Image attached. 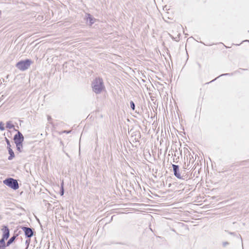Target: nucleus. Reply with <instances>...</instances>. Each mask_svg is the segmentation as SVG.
I'll return each instance as SVG.
<instances>
[{"label": "nucleus", "mask_w": 249, "mask_h": 249, "mask_svg": "<svg viewBox=\"0 0 249 249\" xmlns=\"http://www.w3.org/2000/svg\"><path fill=\"white\" fill-rule=\"evenodd\" d=\"M8 247V246H6L5 245H0V249H6Z\"/></svg>", "instance_id": "5701e85b"}, {"label": "nucleus", "mask_w": 249, "mask_h": 249, "mask_svg": "<svg viewBox=\"0 0 249 249\" xmlns=\"http://www.w3.org/2000/svg\"><path fill=\"white\" fill-rule=\"evenodd\" d=\"M230 234H234V233H233V232H231V233H230Z\"/></svg>", "instance_id": "7c9ffc66"}, {"label": "nucleus", "mask_w": 249, "mask_h": 249, "mask_svg": "<svg viewBox=\"0 0 249 249\" xmlns=\"http://www.w3.org/2000/svg\"><path fill=\"white\" fill-rule=\"evenodd\" d=\"M130 107L133 110H134L135 108V105L133 101H131L130 102Z\"/></svg>", "instance_id": "6ab92c4d"}, {"label": "nucleus", "mask_w": 249, "mask_h": 249, "mask_svg": "<svg viewBox=\"0 0 249 249\" xmlns=\"http://www.w3.org/2000/svg\"><path fill=\"white\" fill-rule=\"evenodd\" d=\"M233 75L232 73H227L222 74L220 75L219 76H218V77H217L216 78H215V79H214L213 80H212L211 81H210V82H208L207 83L208 84L210 83H212V82L214 81L216 79H217L219 77L223 76H227V75L230 76V75Z\"/></svg>", "instance_id": "ddd939ff"}, {"label": "nucleus", "mask_w": 249, "mask_h": 249, "mask_svg": "<svg viewBox=\"0 0 249 249\" xmlns=\"http://www.w3.org/2000/svg\"><path fill=\"white\" fill-rule=\"evenodd\" d=\"M179 159V157H178L176 159V160H178Z\"/></svg>", "instance_id": "c756f323"}, {"label": "nucleus", "mask_w": 249, "mask_h": 249, "mask_svg": "<svg viewBox=\"0 0 249 249\" xmlns=\"http://www.w3.org/2000/svg\"><path fill=\"white\" fill-rule=\"evenodd\" d=\"M171 183H169V184H168V187H171Z\"/></svg>", "instance_id": "cd10ccee"}, {"label": "nucleus", "mask_w": 249, "mask_h": 249, "mask_svg": "<svg viewBox=\"0 0 249 249\" xmlns=\"http://www.w3.org/2000/svg\"><path fill=\"white\" fill-rule=\"evenodd\" d=\"M9 156L8 157V160H13L15 157V153L11 148H7Z\"/></svg>", "instance_id": "9b49d317"}, {"label": "nucleus", "mask_w": 249, "mask_h": 249, "mask_svg": "<svg viewBox=\"0 0 249 249\" xmlns=\"http://www.w3.org/2000/svg\"><path fill=\"white\" fill-rule=\"evenodd\" d=\"M86 16L87 21L89 22V25L91 26L92 24H93L96 20V19L89 13H87Z\"/></svg>", "instance_id": "1a4fd4ad"}, {"label": "nucleus", "mask_w": 249, "mask_h": 249, "mask_svg": "<svg viewBox=\"0 0 249 249\" xmlns=\"http://www.w3.org/2000/svg\"><path fill=\"white\" fill-rule=\"evenodd\" d=\"M17 150L19 152H22V149L23 148V143L20 144H16Z\"/></svg>", "instance_id": "dca6fc26"}, {"label": "nucleus", "mask_w": 249, "mask_h": 249, "mask_svg": "<svg viewBox=\"0 0 249 249\" xmlns=\"http://www.w3.org/2000/svg\"><path fill=\"white\" fill-rule=\"evenodd\" d=\"M92 90L96 94H100L105 89L103 80L102 78H95L92 83Z\"/></svg>", "instance_id": "f257e3e1"}, {"label": "nucleus", "mask_w": 249, "mask_h": 249, "mask_svg": "<svg viewBox=\"0 0 249 249\" xmlns=\"http://www.w3.org/2000/svg\"><path fill=\"white\" fill-rule=\"evenodd\" d=\"M4 98V95H2L1 97L0 98V101H2Z\"/></svg>", "instance_id": "393cba45"}, {"label": "nucleus", "mask_w": 249, "mask_h": 249, "mask_svg": "<svg viewBox=\"0 0 249 249\" xmlns=\"http://www.w3.org/2000/svg\"><path fill=\"white\" fill-rule=\"evenodd\" d=\"M174 176L178 179H185L187 178V175L181 176L179 172V166L178 165L172 164Z\"/></svg>", "instance_id": "423d86ee"}, {"label": "nucleus", "mask_w": 249, "mask_h": 249, "mask_svg": "<svg viewBox=\"0 0 249 249\" xmlns=\"http://www.w3.org/2000/svg\"><path fill=\"white\" fill-rule=\"evenodd\" d=\"M132 137H134V140L135 141V142H139V139L141 137L140 132L139 131L134 132L132 134Z\"/></svg>", "instance_id": "9d476101"}, {"label": "nucleus", "mask_w": 249, "mask_h": 249, "mask_svg": "<svg viewBox=\"0 0 249 249\" xmlns=\"http://www.w3.org/2000/svg\"><path fill=\"white\" fill-rule=\"evenodd\" d=\"M31 242V239L30 238H27L26 241H25V245L26 246V249H28L29 246V245H30V243Z\"/></svg>", "instance_id": "a211bd4d"}, {"label": "nucleus", "mask_w": 249, "mask_h": 249, "mask_svg": "<svg viewBox=\"0 0 249 249\" xmlns=\"http://www.w3.org/2000/svg\"><path fill=\"white\" fill-rule=\"evenodd\" d=\"M6 127L8 129L13 128L14 129V128H15L14 124L12 123V122L10 121L6 122Z\"/></svg>", "instance_id": "f8f14e48"}, {"label": "nucleus", "mask_w": 249, "mask_h": 249, "mask_svg": "<svg viewBox=\"0 0 249 249\" xmlns=\"http://www.w3.org/2000/svg\"><path fill=\"white\" fill-rule=\"evenodd\" d=\"M240 70H244V71H247V69H241V68H240Z\"/></svg>", "instance_id": "bb28decb"}, {"label": "nucleus", "mask_w": 249, "mask_h": 249, "mask_svg": "<svg viewBox=\"0 0 249 249\" xmlns=\"http://www.w3.org/2000/svg\"><path fill=\"white\" fill-rule=\"evenodd\" d=\"M3 182L4 184L14 190H16L19 188V185L17 180L13 178H7L3 181Z\"/></svg>", "instance_id": "7ed1b4c3"}, {"label": "nucleus", "mask_w": 249, "mask_h": 249, "mask_svg": "<svg viewBox=\"0 0 249 249\" xmlns=\"http://www.w3.org/2000/svg\"><path fill=\"white\" fill-rule=\"evenodd\" d=\"M22 231H24L25 237L27 238H31L34 235V229L24 226H18Z\"/></svg>", "instance_id": "20e7f679"}, {"label": "nucleus", "mask_w": 249, "mask_h": 249, "mask_svg": "<svg viewBox=\"0 0 249 249\" xmlns=\"http://www.w3.org/2000/svg\"><path fill=\"white\" fill-rule=\"evenodd\" d=\"M51 119V116H48V121H50V120Z\"/></svg>", "instance_id": "a878e982"}, {"label": "nucleus", "mask_w": 249, "mask_h": 249, "mask_svg": "<svg viewBox=\"0 0 249 249\" xmlns=\"http://www.w3.org/2000/svg\"><path fill=\"white\" fill-rule=\"evenodd\" d=\"M4 124L2 122H0V130L3 131L5 129Z\"/></svg>", "instance_id": "aec40b11"}, {"label": "nucleus", "mask_w": 249, "mask_h": 249, "mask_svg": "<svg viewBox=\"0 0 249 249\" xmlns=\"http://www.w3.org/2000/svg\"><path fill=\"white\" fill-rule=\"evenodd\" d=\"M8 239H6L5 238L3 237H1V238L0 239V245H5L6 246H9V245H7V241L5 242V241L7 240Z\"/></svg>", "instance_id": "2eb2a0df"}, {"label": "nucleus", "mask_w": 249, "mask_h": 249, "mask_svg": "<svg viewBox=\"0 0 249 249\" xmlns=\"http://www.w3.org/2000/svg\"><path fill=\"white\" fill-rule=\"evenodd\" d=\"M190 156H191V154H190V153H189V158H190V160H189V164L190 163L191 161H192V162H194V158H193V156H192V157H190Z\"/></svg>", "instance_id": "412c9836"}, {"label": "nucleus", "mask_w": 249, "mask_h": 249, "mask_svg": "<svg viewBox=\"0 0 249 249\" xmlns=\"http://www.w3.org/2000/svg\"><path fill=\"white\" fill-rule=\"evenodd\" d=\"M22 231H18V229H17L15 230L13 235L11 237V238L7 241V245L9 246L11 245L17 238V237L20 234H21Z\"/></svg>", "instance_id": "0eeeda50"}, {"label": "nucleus", "mask_w": 249, "mask_h": 249, "mask_svg": "<svg viewBox=\"0 0 249 249\" xmlns=\"http://www.w3.org/2000/svg\"><path fill=\"white\" fill-rule=\"evenodd\" d=\"M174 162H177L178 161H175V160H174Z\"/></svg>", "instance_id": "473e14b6"}, {"label": "nucleus", "mask_w": 249, "mask_h": 249, "mask_svg": "<svg viewBox=\"0 0 249 249\" xmlns=\"http://www.w3.org/2000/svg\"><path fill=\"white\" fill-rule=\"evenodd\" d=\"M1 230L2 231V237L8 239L10 236V230L8 226L3 225Z\"/></svg>", "instance_id": "6e6552de"}, {"label": "nucleus", "mask_w": 249, "mask_h": 249, "mask_svg": "<svg viewBox=\"0 0 249 249\" xmlns=\"http://www.w3.org/2000/svg\"><path fill=\"white\" fill-rule=\"evenodd\" d=\"M240 44H236V46H239Z\"/></svg>", "instance_id": "72a5a7b5"}, {"label": "nucleus", "mask_w": 249, "mask_h": 249, "mask_svg": "<svg viewBox=\"0 0 249 249\" xmlns=\"http://www.w3.org/2000/svg\"><path fill=\"white\" fill-rule=\"evenodd\" d=\"M14 131L17 133L14 135L13 140L15 144L23 143L24 140V136L18 130L14 128Z\"/></svg>", "instance_id": "39448f33"}, {"label": "nucleus", "mask_w": 249, "mask_h": 249, "mask_svg": "<svg viewBox=\"0 0 249 249\" xmlns=\"http://www.w3.org/2000/svg\"><path fill=\"white\" fill-rule=\"evenodd\" d=\"M142 81L143 82H145V81L144 80H143V79H142Z\"/></svg>", "instance_id": "c85d7f7f"}, {"label": "nucleus", "mask_w": 249, "mask_h": 249, "mask_svg": "<svg viewBox=\"0 0 249 249\" xmlns=\"http://www.w3.org/2000/svg\"><path fill=\"white\" fill-rule=\"evenodd\" d=\"M228 245H229V243L228 242L225 241L222 243V245L223 247H225Z\"/></svg>", "instance_id": "4be33fe9"}, {"label": "nucleus", "mask_w": 249, "mask_h": 249, "mask_svg": "<svg viewBox=\"0 0 249 249\" xmlns=\"http://www.w3.org/2000/svg\"><path fill=\"white\" fill-rule=\"evenodd\" d=\"M64 194V182L62 181L61 183V187L59 191V194L61 196H63Z\"/></svg>", "instance_id": "4468645a"}, {"label": "nucleus", "mask_w": 249, "mask_h": 249, "mask_svg": "<svg viewBox=\"0 0 249 249\" xmlns=\"http://www.w3.org/2000/svg\"><path fill=\"white\" fill-rule=\"evenodd\" d=\"M33 62L30 59L22 60L16 63V67L21 71H25L30 67Z\"/></svg>", "instance_id": "f03ea898"}, {"label": "nucleus", "mask_w": 249, "mask_h": 249, "mask_svg": "<svg viewBox=\"0 0 249 249\" xmlns=\"http://www.w3.org/2000/svg\"><path fill=\"white\" fill-rule=\"evenodd\" d=\"M5 142H6L7 145V148H11V144H10V141L6 137H5Z\"/></svg>", "instance_id": "f3484780"}, {"label": "nucleus", "mask_w": 249, "mask_h": 249, "mask_svg": "<svg viewBox=\"0 0 249 249\" xmlns=\"http://www.w3.org/2000/svg\"><path fill=\"white\" fill-rule=\"evenodd\" d=\"M189 164H187V165H185V166H184V168L185 169H189Z\"/></svg>", "instance_id": "b1692460"}, {"label": "nucleus", "mask_w": 249, "mask_h": 249, "mask_svg": "<svg viewBox=\"0 0 249 249\" xmlns=\"http://www.w3.org/2000/svg\"><path fill=\"white\" fill-rule=\"evenodd\" d=\"M245 41H249L248 40H245ZM243 42H244V41H243Z\"/></svg>", "instance_id": "2f4dec72"}]
</instances>
